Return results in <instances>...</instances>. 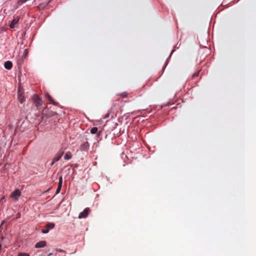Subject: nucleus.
<instances>
[{
    "label": "nucleus",
    "instance_id": "obj_19",
    "mask_svg": "<svg viewBox=\"0 0 256 256\" xmlns=\"http://www.w3.org/2000/svg\"><path fill=\"white\" fill-rule=\"evenodd\" d=\"M198 74H199L198 72H196V73L194 74L192 77L194 78V77H196V76H198Z\"/></svg>",
    "mask_w": 256,
    "mask_h": 256
},
{
    "label": "nucleus",
    "instance_id": "obj_13",
    "mask_svg": "<svg viewBox=\"0 0 256 256\" xmlns=\"http://www.w3.org/2000/svg\"><path fill=\"white\" fill-rule=\"evenodd\" d=\"M18 99L19 102L21 104H22L24 100V96L22 95L21 94H18Z\"/></svg>",
    "mask_w": 256,
    "mask_h": 256
},
{
    "label": "nucleus",
    "instance_id": "obj_1",
    "mask_svg": "<svg viewBox=\"0 0 256 256\" xmlns=\"http://www.w3.org/2000/svg\"><path fill=\"white\" fill-rule=\"evenodd\" d=\"M33 102L35 106L38 110L42 104V100L38 95H34L33 96Z\"/></svg>",
    "mask_w": 256,
    "mask_h": 256
},
{
    "label": "nucleus",
    "instance_id": "obj_3",
    "mask_svg": "<svg viewBox=\"0 0 256 256\" xmlns=\"http://www.w3.org/2000/svg\"><path fill=\"white\" fill-rule=\"evenodd\" d=\"M64 151H59L52 159V160L50 164V166H53L56 162L58 161L62 157V155L64 154Z\"/></svg>",
    "mask_w": 256,
    "mask_h": 256
},
{
    "label": "nucleus",
    "instance_id": "obj_15",
    "mask_svg": "<svg viewBox=\"0 0 256 256\" xmlns=\"http://www.w3.org/2000/svg\"><path fill=\"white\" fill-rule=\"evenodd\" d=\"M49 229H48L46 226L44 227V228L42 230V232L44 234H47L49 232Z\"/></svg>",
    "mask_w": 256,
    "mask_h": 256
},
{
    "label": "nucleus",
    "instance_id": "obj_14",
    "mask_svg": "<svg viewBox=\"0 0 256 256\" xmlns=\"http://www.w3.org/2000/svg\"><path fill=\"white\" fill-rule=\"evenodd\" d=\"M98 128L97 127H93L92 128H91L90 130V132L92 134H96L98 132Z\"/></svg>",
    "mask_w": 256,
    "mask_h": 256
},
{
    "label": "nucleus",
    "instance_id": "obj_9",
    "mask_svg": "<svg viewBox=\"0 0 256 256\" xmlns=\"http://www.w3.org/2000/svg\"><path fill=\"white\" fill-rule=\"evenodd\" d=\"M46 97H47L49 100V101L50 102L51 104L56 105V103L54 101L53 98H52V96L48 94H46Z\"/></svg>",
    "mask_w": 256,
    "mask_h": 256
},
{
    "label": "nucleus",
    "instance_id": "obj_11",
    "mask_svg": "<svg viewBox=\"0 0 256 256\" xmlns=\"http://www.w3.org/2000/svg\"><path fill=\"white\" fill-rule=\"evenodd\" d=\"M54 226H55L54 224V223H50V222L48 223V224H46V226L48 229H49V230H50V229H53V228H54Z\"/></svg>",
    "mask_w": 256,
    "mask_h": 256
},
{
    "label": "nucleus",
    "instance_id": "obj_16",
    "mask_svg": "<svg viewBox=\"0 0 256 256\" xmlns=\"http://www.w3.org/2000/svg\"><path fill=\"white\" fill-rule=\"evenodd\" d=\"M18 256H30L28 254L26 253H19Z\"/></svg>",
    "mask_w": 256,
    "mask_h": 256
},
{
    "label": "nucleus",
    "instance_id": "obj_2",
    "mask_svg": "<svg viewBox=\"0 0 256 256\" xmlns=\"http://www.w3.org/2000/svg\"><path fill=\"white\" fill-rule=\"evenodd\" d=\"M21 195V192L19 189H16L10 194V198H13L14 200H18L19 197Z\"/></svg>",
    "mask_w": 256,
    "mask_h": 256
},
{
    "label": "nucleus",
    "instance_id": "obj_17",
    "mask_svg": "<svg viewBox=\"0 0 256 256\" xmlns=\"http://www.w3.org/2000/svg\"><path fill=\"white\" fill-rule=\"evenodd\" d=\"M28 54V49H26L24 50V57H26L27 56Z\"/></svg>",
    "mask_w": 256,
    "mask_h": 256
},
{
    "label": "nucleus",
    "instance_id": "obj_5",
    "mask_svg": "<svg viewBox=\"0 0 256 256\" xmlns=\"http://www.w3.org/2000/svg\"><path fill=\"white\" fill-rule=\"evenodd\" d=\"M62 176H60L59 178V182L58 184V186L56 190V194H58L62 188Z\"/></svg>",
    "mask_w": 256,
    "mask_h": 256
},
{
    "label": "nucleus",
    "instance_id": "obj_10",
    "mask_svg": "<svg viewBox=\"0 0 256 256\" xmlns=\"http://www.w3.org/2000/svg\"><path fill=\"white\" fill-rule=\"evenodd\" d=\"M72 156L70 152H66V154H65L64 158L66 160H69L72 158Z\"/></svg>",
    "mask_w": 256,
    "mask_h": 256
},
{
    "label": "nucleus",
    "instance_id": "obj_18",
    "mask_svg": "<svg viewBox=\"0 0 256 256\" xmlns=\"http://www.w3.org/2000/svg\"><path fill=\"white\" fill-rule=\"evenodd\" d=\"M28 0H19L18 3H20V4H22L24 3V2H26Z\"/></svg>",
    "mask_w": 256,
    "mask_h": 256
},
{
    "label": "nucleus",
    "instance_id": "obj_12",
    "mask_svg": "<svg viewBox=\"0 0 256 256\" xmlns=\"http://www.w3.org/2000/svg\"><path fill=\"white\" fill-rule=\"evenodd\" d=\"M128 93L126 92H122V93H119V94H117V96H120L122 98H126L128 96Z\"/></svg>",
    "mask_w": 256,
    "mask_h": 256
},
{
    "label": "nucleus",
    "instance_id": "obj_8",
    "mask_svg": "<svg viewBox=\"0 0 256 256\" xmlns=\"http://www.w3.org/2000/svg\"><path fill=\"white\" fill-rule=\"evenodd\" d=\"M4 66L7 70H10L12 66V64L10 61H6L4 64Z\"/></svg>",
    "mask_w": 256,
    "mask_h": 256
},
{
    "label": "nucleus",
    "instance_id": "obj_20",
    "mask_svg": "<svg viewBox=\"0 0 256 256\" xmlns=\"http://www.w3.org/2000/svg\"><path fill=\"white\" fill-rule=\"evenodd\" d=\"M108 117H109V114H108H108L106 115V116L104 117V118H108Z\"/></svg>",
    "mask_w": 256,
    "mask_h": 256
},
{
    "label": "nucleus",
    "instance_id": "obj_4",
    "mask_svg": "<svg viewBox=\"0 0 256 256\" xmlns=\"http://www.w3.org/2000/svg\"><path fill=\"white\" fill-rule=\"evenodd\" d=\"M90 212V209L88 208H86L83 212H81L78 218H86Z\"/></svg>",
    "mask_w": 256,
    "mask_h": 256
},
{
    "label": "nucleus",
    "instance_id": "obj_6",
    "mask_svg": "<svg viewBox=\"0 0 256 256\" xmlns=\"http://www.w3.org/2000/svg\"><path fill=\"white\" fill-rule=\"evenodd\" d=\"M46 246V242L44 240H42L40 242H37L35 244V248H44Z\"/></svg>",
    "mask_w": 256,
    "mask_h": 256
},
{
    "label": "nucleus",
    "instance_id": "obj_7",
    "mask_svg": "<svg viewBox=\"0 0 256 256\" xmlns=\"http://www.w3.org/2000/svg\"><path fill=\"white\" fill-rule=\"evenodd\" d=\"M19 20V18L18 17H16L15 18H14L13 19V20H12V22H11L10 25V27L11 28H14L15 26V25L18 22Z\"/></svg>",
    "mask_w": 256,
    "mask_h": 256
}]
</instances>
